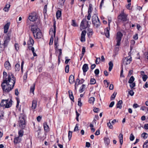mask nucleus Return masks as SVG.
I'll use <instances>...</instances> for the list:
<instances>
[{
    "label": "nucleus",
    "mask_w": 148,
    "mask_h": 148,
    "mask_svg": "<svg viewBox=\"0 0 148 148\" xmlns=\"http://www.w3.org/2000/svg\"><path fill=\"white\" fill-rule=\"evenodd\" d=\"M37 101L36 100H33L32 102V108L33 109L36 108L37 106Z\"/></svg>",
    "instance_id": "obj_23"
},
{
    "label": "nucleus",
    "mask_w": 148,
    "mask_h": 148,
    "mask_svg": "<svg viewBox=\"0 0 148 148\" xmlns=\"http://www.w3.org/2000/svg\"><path fill=\"white\" fill-rule=\"evenodd\" d=\"M92 24L97 28L99 27L100 25V23L98 16L94 14L92 17Z\"/></svg>",
    "instance_id": "obj_5"
},
{
    "label": "nucleus",
    "mask_w": 148,
    "mask_h": 148,
    "mask_svg": "<svg viewBox=\"0 0 148 148\" xmlns=\"http://www.w3.org/2000/svg\"><path fill=\"white\" fill-rule=\"evenodd\" d=\"M3 82L1 86L4 93H8L11 91L14 87L15 82V79L13 74L10 73L7 75L6 72L3 73Z\"/></svg>",
    "instance_id": "obj_1"
},
{
    "label": "nucleus",
    "mask_w": 148,
    "mask_h": 148,
    "mask_svg": "<svg viewBox=\"0 0 148 148\" xmlns=\"http://www.w3.org/2000/svg\"><path fill=\"white\" fill-rule=\"evenodd\" d=\"M4 116V112L2 111H0V120L3 119Z\"/></svg>",
    "instance_id": "obj_40"
},
{
    "label": "nucleus",
    "mask_w": 148,
    "mask_h": 148,
    "mask_svg": "<svg viewBox=\"0 0 148 148\" xmlns=\"http://www.w3.org/2000/svg\"><path fill=\"white\" fill-rule=\"evenodd\" d=\"M99 108H94V109H93L94 112H96V113L98 112L99 111Z\"/></svg>",
    "instance_id": "obj_64"
},
{
    "label": "nucleus",
    "mask_w": 148,
    "mask_h": 148,
    "mask_svg": "<svg viewBox=\"0 0 148 148\" xmlns=\"http://www.w3.org/2000/svg\"><path fill=\"white\" fill-rule=\"evenodd\" d=\"M54 45L55 48V49L58 48V47L59 46L58 45V39L57 37L55 38L54 40Z\"/></svg>",
    "instance_id": "obj_19"
},
{
    "label": "nucleus",
    "mask_w": 148,
    "mask_h": 148,
    "mask_svg": "<svg viewBox=\"0 0 148 148\" xmlns=\"http://www.w3.org/2000/svg\"><path fill=\"white\" fill-rule=\"evenodd\" d=\"M84 19L81 21L80 28L81 29H85L89 26L88 21L86 20L85 18Z\"/></svg>",
    "instance_id": "obj_7"
},
{
    "label": "nucleus",
    "mask_w": 148,
    "mask_h": 148,
    "mask_svg": "<svg viewBox=\"0 0 148 148\" xmlns=\"http://www.w3.org/2000/svg\"><path fill=\"white\" fill-rule=\"evenodd\" d=\"M10 25V23H8L4 26V33H6L8 32Z\"/></svg>",
    "instance_id": "obj_15"
},
{
    "label": "nucleus",
    "mask_w": 148,
    "mask_h": 148,
    "mask_svg": "<svg viewBox=\"0 0 148 148\" xmlns=\"http://www.w3.org/2000/svg\"><path fill=\"white\" fill-rule=\"evenodd\" d=\"M31 31L33 32L34 38H40L42 36L41 31L37 26L34 25H32Z\"/></svg>",
    "instance_id": "obj_2"
},
{
    "label": "nucleus",
    "mask_w": 148,
    "mask_h": 148,
    "mask_svg": "<svg viewBox=\"0 0 148 148\" xmlns=\"http://www.w3.org/2000/svg\"><path fill=\"white\" fill-rule=\"evenodd\" d=\"M24 63V62L23 61H22L21 63V71L22 72H23V65Z\"/></svg>",
    "instance_id": "obj_60"
},
{
    "label": "nucleus",
    "mask_w": 148,
    "mask_h": 148,
    "mask_svg": "<svg viewBox=\"0 0 148 148\" xmlns=\"http://www.w3.org/2000/svg\"><path fill=\"white\" fill-rule=\"evenodd\" d=\"M77 81H78L79 83V84H82L84 82V80L83 79H81L80 80H79V79H76Z\"/></svg>",
    "instance_id": "obj_50"
},
{
    "label": "nucleus",
    "mask_w": 148,
    "mask_h": 148,
    "mask_svg": "<svg viewBox=\"0 0 148 148\" xmlns=\"http://www.w3.org/2000/svg\"><path fill=\"white\" fill-rule=\"evenodd\" d=\"M72 131H69L68 133V138H69V140H70L72 136Z\"/></svg>",
    "instance_id": "obj_44"
},
{
    "label": "nucleus",
    "mask_w": 148,
    "mask_h": 148,
    "mask_svg": "<svg viewBox=\"0 0 148 148\" xmlns=\"http://www.w3.org/2000/svg\"><path fill=\"white\" fill-rule=\"evenodd\" d=\"M143 148H148V140H147L143 145Z\"/></svg>",
    "instance_id": "obj_41"
},
{
    "label": "nucleus",
    "mask_w": 148,
    "mask_h": 148,
    "mask_svg": "<svg viewBox=\"0 0 148 148\" xmlns=\"http://www.w3.org/2000/svg\"><path fill=\"white\" fill-rule=\"evenodd\" d=\"M69 66L67 65L66 66L65 68V71L66 73H68L69 72Z\"/></svg>",
    "instance_id": "obj_49"
},
{
    "label": "nucleus",
    "mask_w": 148,
    "mask_h": 148,
    "mask_svg": "<svg viewBox=\"0 0 148 148\" xmlns=\"http://www.w3.org/2000/svg\"><path fill=\"white\" fill-rule=\"evenodd\" d=\"M122 100L119 101L116 104V108L121 109L122 107Z\"/></svg>",
    "instance_id": "obj_26"
},
{
    "label": "nucleus",
    "mask_w": 148,
    "mask_h": 148,
    "mask_svg": "<svg viewBox=\"0 0 148 148\" xmlns=\"http://www.w3.org/2000/svg\"><path fill=\"white\" fill-rule=\"evenodd\" d=\"M85 85L84 84H83L80 88L79 89V92L80 93L83 92L84 90V89L85 88Z\"/></svg>",
    "instance_id": "obj_37"
},
{
    "label": "nucleus",
    "mask_w": 148,
    "mask_h": 148,
    "mask_svg": "<svg viewBox=\"0 0 148 148\" xmlns=\"http://www.w3.org/2000/svg\"><path fill=\"white\" fill-rule=\"evenodd\" d=\"M133 38L135 40H137L138 39V34H135L133 36Z\"/></svg>",
    "instance_id": "obj_58"
},
{
    "label": "nucleus",
    "mask_w": 148,
    "mask_h": 148,
    "mask_svg": "<svg viewBox=\"0 0 148 148\" xmlns=\"http://www.w3.org/2000/svg\"><path fill=\"white\" fill-rule=\"evenodd\" d=\"M128 15L125 13L124 10H122L118 16V19L123 21H126L128 20L127 18Z\"/></svg>",
    "instance_id": "obj_6"
},
{
    "label": "nucleus",
    "mask_w": 148,
    "mask_h": 148,
    "mask_svg": "<svg viewBox=\"0 0 148 148\" xmlns=\"http://www.w3.org/2000/svg\"><path fill=\"white\" fill-rule=\"evenodd\" d=\"M99 70L98 69H96L94 71L96 75H98L99 73Z\"/></svg>",
    "instance_id": "obj_62"
},
{
    "label": "nucleus",
    "mask_w": 148,
    "mask_h": 148,
    "mask_svg": "<svg viewBox=\"0 0 148 148\" xmlns=\"http://www.w3.org/2000/svg\"><path fill=\"white\" fill-rule=\"evenodd\" d=\"M88 30V32L87 33L89 37H91L93 34L92 30V29L89 28Z\"/></svg>",
    "instance_id": "obj_31"
},
{
    "label": "nucleus",
    "mask_w": 148,
    "mask_h": 148,
    "mask_svg": "<svg viewBox=\"0 0 148 148\" xmlns=\"http://www.w3.org/2000/svg\"><path fill=\"white\" fill-rule=\"evenodd\" d=\"M82 70L83 72L84 75H85V73L88 69V64H85L83 66Z\"/></svg>",
    "instance_id": "obj_13"
},
{
    "label": "nucleus",
    "mask_w": 148,
    "mask_h": 148,
    "mask_svg": "<svg viewBox=\"0 0 148 148\" xmlns=\"http://www.w3.org/2000/svg\"><path fill=\"white\" fill-rule=\"evenodd\" d=\"M34 43V40L31 37H29V39L27 42L28 44L29 45H33Z\"/></svg>",
    "instance_id": "obj_22"
},
{
    "label": "nucleus",
    "mask_w": 148,
    "mask_h": 148,
    "mask_svg": "<svg viewBox=\"0 0 148 148\" xmlns=\"http://www.w3.org/2000/svg\"><path fill=\"white\" fill-rule=\"evenodd\" d=\"M142 78L143 81L144 82H145L148 78V77L147 75H145L142 76Z\"/></svg>",
    "instance_id": "obj_48"
},
{
    "label": "nucleus",
    "mask_w": 148,
    "mask_h": 148,
    "mask_svg": "<svg viewBox=\"0 0 148 148\" xmlns=\"http://www.w3.org/2000/svg\"><path fill=\"white\" fill-rule=\"evenodd\" d=\"M15 69L16 71H18L20 69V64H17L15 66Z\"/></svg>",
    "instance_id": "obj_34"
},
{
    "label": "nucleus",
    "mask_w": 148,
    "mask_h": 148,
    "mask_svg": "<svg viewBox=\"0 0 148 148\" xmlns=\"http://www.w3.org/2000/svg\"><path fill=\"white\" fill-rule=\"evenodd\" d=\"M96 83V80L94 78H92L90 79V84H94Z\"/></svg>",
    "instance_id": "obj_45"
},
{
    "label": "nucleus",
    "mask_w": 148,
    "mask_h": 148,
    "mask_svg": "<svg viewBox=\"0 0 148 148\" xmlns=\"http://www.w3.org/2000/svg\"><path fill=\"white\" fill-rule=\"evenodd\" d=\"M25 116L23 114H21L19 116V119L18 121V126L23 129L25 128Z\"/></svg>",
    "instance_id": "obj_3"
},
{
    "label": "nucleus",
    "mask_w": 148,
    "mask_h": 148,
    "mask_svg": "<svg viewBox=\"0 0 148 148\" xmlns=\"http://www.w3.org/2000/svg\"><path fill=\"white\" fill-rule=\"evenodd\" d=\"M141 136L144 138L146 139L148 135L146 133H143L142 134Z\"/></svg>",
    "instance_id": "obj_42"
},
{
    "label": "nucleus",
    "mask_w": 148,
    "mask_h": 148,
    "mask_svg": "<svg viewBox=\"0 0 148 148\" xmlns=\"http://www.w3.org/2000/svg\"><path fill=\"white\" fill-rule=\"evenodd\" d=\"M108 64L109 65L108 70L109 71H110L113 68V64L112 62L110 61L109 62Z\"/></svg>",
    "instance_id": "obj_30"
},
{
    "label": "nucleus",
    "mask_w": 148,
    "mask_h": 148,
    "mask_svg": "<svg viewBox=\"0 0 148 148\" xmlns=\"http://www.w3.org/2000/svg\"><path fill=\"white\" fill-rule=\"evenodd\" d=\"M56 49V52L58 53L59 52V55L58 56H60L62 54V50L61 49Z\"/></svg>",
    "instance_id": "obj_46"
},
{
    "label": "nucleus",
    "mask_w": 148,
    "mask_h": 148,
    "mask_svg": "<svg viewBox=\"0 0 148 148\" xmlns=\"http://www.w3.org/2000/svg\"><path fill=\"white\" fill-rule=\"evenodd\" d=\"M110 27L106 28L105 29V34L107 38H108L109 37V30L110 29Z\"/></svg>",
    "instance_id": "obj_17"
},
{
    "label": "nucleus",
    "mask_w": 148,
    "mask_h": 148,
    "mask_svg": "<svg viewBox=\"0 0 148 148\" xmlns=\"http://www.w3.org/2000/svg\"><path fill=\"white\" fill-rule=\"evenodd\" d=\"M119 139L120 143L121 145L123 144V135L122 134H120L119 136Z\"/></svg>",
    "instance_id": "obj_25"
},
{
    "label": "nucleus",
    "mask_w": 148,
    "mask_h": 148,
    "mask_svg": "<svg viewBox=\"0 0 148 148\" xmlns=\"http://www.w3.org/2000/svg\"><path fill=\"white\" fill-rule=\"evenodd\" d=\"M130 87L132 89L135 86V83L134 82H133L131 83H130Z\"/></svg>",
    "instance_id": "obj_51"
},
{
    "label": "nucleus",
    "mask_w": 148,
    "mask_h": 148,
    "mask_svg": "<svg viewBox=\"0 0 148 148\" xmlns=\"http://www.w3.org/2000/svg\"><path fill=\"white\" fill-rule=\"evenodd\" d=\"M104 83L105 86L106 87H108V86L109 83L106 80H104Z\"/></svg>",
    "instance_id": "obj_57"
},
{
    "label": "nucleus",
    "mask_w": 148,
    "mask_h": 148,
    "mask_svg": "<svg viewBox=\"0 0 148 148\" xmlns=\"http://www.w3.org/2000/svg\"><path fill=\"white\" fill-rule=\"evenodd\" d=\"M107 125L109 128L111 129L112 128L113 126L110 122V121L109 122L107 123Z\"/></svg>",
    "instance_id": "obj_55"
},
{
    "label": "nucleus",
    "mask_w": 148,
    "mask_h": 148,
    "mask_svg": "<svg viewBox=\"0 0 148 148\" xmlns=\"http://www.w3.org/2000/svg\"><path fill=\"white\" fill-rule=\"evenodd\" d=\"M134 78L133 76H132L130 78L129 81L128 83H131L133 82L134 80Z\"/></svg>",
    "instance_id": "obj_39"
},
{
    "label": "nucleus",
    "mask_w": 148,
    "mask_h": 148,
    "mask_svg": "<svg viewBox=\"0 0 148 148\" xmlns=\"http://www.w3.org/2000/svg\"><path fill=\"white\" fill-rule=\"evenodd\" d=\"M108 26L109 27H110V23L111 22L112 19L110 17H108Z\"/></svg>",
    "instance_id": "obj_59"
},
{
    "label": "nucleus",
    "mask_w": 148,
    "mask_h": 148,
    "mask_svg": "<svg viewBox=\"0 0 148 148\" xmlns=\"http://www.w3.org/2000/svg\"><path fill=\"white\" fill-rule=\"evenodd\" d=\"M129 94L131 96H132L134 94V92L132 90H130L129 92Z\"/></svg>",
    "instance_id": "obj_63"
},
{
    "label": "nucleus",
    "mask_w": 148,
    "mask_h": 148,
    "mask_svg": "<svg viewBox=\"0 0 148 148\" xmlns=\"http://www.w3.org/2000/svg\"><path fill=\"white\" fill-rule=\"evenodd\" d=\"M56 31V27L55 24L53 25V28H51L49 31V34L51 35L49 44L50 45H52L53 41V37H55Z\"/></svg>",
    "instance_id": "obj_4"
},
{
    "label": "nucleus",
    "mask_w": 148,
    "mask_h": 148,
    "mask_svg": "<svg viewBox=\"0 0 148 148\" xmlns=\"http://www.w3.org/2000/svg\"><path fill=\"white\" fill-rule=\"evenodd\" d=\"M71 25L74 27H76L77 26V25L75 22V21L74 20H72Z\"/></svg>",
    "instance_id": "obj_43"
},
{
    "label": "nucleus",
    "mask_w": 148,
    "mask_h": 148,
    "mask_svg": "<svg viewBox=\"0 0 148 148\" xmlns=\"http://www.w3.org/2000/svg\"><path fill=\"white\" fill-rule=\"evenodd\" d=\"M28 18L31 21H34L37 19V17L35 15L32 13L29 16Z\"/></svg>",
    "instance_id": "obj_12"
},
{
    "label": "nucleus",
    "mask_w": 148,
    "mask_h": 148,
    "mask_svg": "<svg viewBox=\"0 0 148 148\" xmlns=\"http://www.w3.org/2000/svg\"><path fill=\"white\" fill-rule=\"evenodd\" d=\"M132 61V57L130 56L125 58L123 59V64L126 65L129 64L131 63Z\"/></svg>",
    "instance_id": "obj_9"
},
{
    "label": "nucleus",
    "mask_w": 148,
    "mask_h": 148,
    "mask_svg": "<svg viewBox=\"0 0 148 148\" xmlns=\"http://www.w3.org/2000/svg\"><path fill=\"white\" fill-rule=\"evenodd\" d=\"M123 36V34L120 32H118L116 34V46H119L120 45V42L121 40V38Z\"/></svg>",
    "instance_id": "obj_8"
},
{
    "label": "nucleus",
    "mask_w": 148,
    "mask_h": 148,
    "mask_svg": "<svg viewBox=\"0 0 148 148\" xmlns=\"http://www.w3.org/2000/svg\"><path fill=\"white\" fill-rule=\"evenodd\" d=\"M104 142L106 145H108L110 143V140L108 137H105L104 139Z\"/></svg>",
    "instance_id": "obj_24"
},
{
    "label": "nucleus",
    "mask_w": 148,
    "mask_h": 148,
    "mask_svg": "<svg viewBox=\"0 0 148 148\" xmlns=\"http://www.w3.org/2000/svg\"><path fill=\"white\" fill-rule=\"evenodd\" d=\"M69 93L70 99L72 100H73L74 99V97L72 92L71 91L69 90Z\"/></svg>",
    "instance_id": "obj_36"
},
{
    "label": "nucleus",
    "mask_w": 148,
    "mask_h": 148,
    "mask_svg": "<svg viewBox=\"0 0 148 148\" xmlns=\"http://www.w3.org/2000/svg\"><path fill=\"white\" fill-rule=\"evenodd\" d=\"M43 125L45 130L46 132H48L49 130V127L47 123L46 122L44 123Z\"/></svg>",
    "instance_id": "obj_21"
},
{
    "label": "nucleus",
    "mask_w": 148,
    "mask_h": 148,
    "mask_svg": "<svg viewBox=\"0 0 148 148\" xmlns=\"http://www.w3.org/2000/svg\"><path fill=\"white\" fill-rule=\"evenodd\" d=\"M7 103L6 104V106H5V108H8L10 107L12 104V101L11 99L9 100L8 99H7Z\"/></svg>",
    "instance_id": "obj_16"
},
{
    "label": "nucleus",
    "mask_w": 148,
    "mask_h": 148,
    "mask_svg": "<svg viewBox=\"0 0 148 148\" xmlns=\"http://www.w3.org/2000/svg\"><path fill=\"white\" fill-rule=\"evenodd\" d=\"M116 92L115 93V92H114L113 93V94L111 95V97L110 99L111 100H112L115 98L116 95Z\"/></svg>",
    "instance_id": "obj_47"
},
{
    "label": "nucleus",
    "mask_w": 148,
    "mask_h": 148,
    "mask_svg": "<svg viewBox=\"0 0 148 148\" xmlns=\"http://www.w3.org/2000/svg\"><path fill=\"white\" fill-rule=\"evenodd\" d=\"M130 140L133 141L134 139V137L133 135L132 134H130Z\"/></svg>",
    "instance_id": "obj_54"
},
{
    "label": "nucleus",
    "mask_w": 148,
    "mask_h": 148,
    "mask_svg": "<svg viewBox=\"0 0 148 148\" xmlns=\"http://www.w3.org/2000/svg\"><path fill=\"white\" fill-rule=\"evenodd\" d=\"M61 11L60 10H58L56 14V16L57 19H58L60 18L61 16Z\"/></svg>",
    "instance_id": "obj_28"
},
{
    "label": "nucleus",
    "mask_w": 148,
    "mask_h": 148,
    "mask_svg": "<svg viewBox=\"0 0 148 148\" xmlns=\"http://www.w3.org/2000/svg\"><path fill=\"white\" fill-rule=\"evenodd\" d=\"M35 86V84L34 83L31 86L30 89V93H32L33 94H34Z\"/></svg>",
    "instance_id": "obj_27"
},
{
    "label": "nucleus",
    "mask_w": 148,
    "mask_h": 148,
    "mask_svg": "<svg viewBox=\"0 0 148 148\" xmlns=\"http://www.w3.org/2000/svg\"><path fill=\"white\" fill-rule=\"evenodd\" d=\"M27 71L26 73H25L24 74V75L23 76V79L24 80H26L27 78Z\"/></svg>",
    "instance_id": "obj_56"
},
{
    "label": "nucleus",
    "mask_w": 148,
    "mask_h": 148,
    "mask_svg": "<svg viewBox=\"0 0 148 148\" xmlns=\"http://www.w3.org/2000/svg\"><path fill=\"white\" fill-rule=\"evenodd\" d=\"M74 81V77L73 75H71L69 78V82L70 84H73Z\"/></svg>",
    "instance_id": "obj_20"
},
{
    "label": "nucleus",
    "mask_w": 148,
    "mask_h": 148,
    "mask_svg": "<svg viewBox=\"0 0 148 148\" xmlns=\"http://www.w3.org/2000/svg\"><path fill=\"white\" fill-rule=\"evenodd\" d=\"M10 40V37L9 34L6 35L4 38V43L3 45L5 47H6L8 45V42Z\"/></svg>",
    "instance_id": "obj_10"
},
{
    "label": "nucleus",
    "mask_w": 148,
    "mask_h": 148,
    "mask_svg": "<svg viewBox=\"0 0 148 148\" xmlns=\"http://www.w3.org/2000/svg\"><path fill=\"white\" fill-rule=\"evenodd\" d=\"M6 102H7L6 100H2L0 103L1 106L5 107V106L7 103Z\"/></svg>",
    "instance_id": "obj_29"
},
{
    "label": "nucleus",
    "mask_w": 148,
    "mask_h": 148,
    "mask_svg": "<svg viewBox=\"0 0 148 148\" xmlns=\"http://www.w3.org/2000/svg\"><path fill=\"white\" fill-rule=\"evenodd\" d=\"M101 60V59L100 58H97L96 59L95 61V63L97 64H99V62Z\"/></svg>",
    "instance_id": "obj_52"
},
{
    "label": "nucleus",
    "mask_w": 148,
    "mask_h": 148,
    "mask_svg": "<svg viewBox=\"0 0 148 148\" xmlns=\"http://www.w3.org/2000/svg\"><path fill=\"white\" fill-rule=\"evenodd\" d=\"M92 5L90 4L89 5V8L88 11V14H91L92 12Z\"/></svg>",
    "instance_id": "obj_38"
},
{
    "label": "nucleus",
    "mask_w": 148,
    "mask_h": 148,
    "mask_svg": "<svg viewBox=\"0 0 148 148\" xmlns=\"http://www.w3.org/2000/svg\"><path fill=\"white\" fill-rule=\"evenodd\" d=\"M21 141V138H20V137H16L14 138V143L15 144H16L20 142Z\"/></svg>",
    "instance_id": "obj_18"
},
{
    "label": "nucleus",
    "mask_w": 148,
    "mask_h": 148,
    "mask_svg": "<svg viewBox=\"0 0 148 148\" xmlns=\"http://www.w3.org/2000/svg\"><path fill=\"white\" fill-rule=\"evenodd\" d=\"M10 7V5L9 4H7L3 8V10L5 12H8Z\"/></svg>",
    "instance_id": "obj_33"
},
{
    "label": "nucleus",
    "mask_w": 148,
    "mask_h": 148,
    "mask_svg": "<svg viewBox=\"0 0 148 148\" xmlns=\"http://www.w3.org/2000/svg\"><path fill=\"white\" fill-rule=\"evenodd\" d=\"M95 100V98L91 97L89 99L88 101L89 103L92 104H93Z\"/></svg>",
    "instance_id": "obj_32"
},
{
    "label": "nucleus",
    "mask_w": 148,
    "mask_h": 148,
    "mask_svg": "<svg viewBox=\"0 0 148 148\" xmlns=\"http://www.w3.org/2000/svg\"><path fill=\"white\" fill-rule=\"evenodd\" d=\"M4 66L5 69L8 70H10L11 69L10 64L8 61H6L4 64Z\"/></svg>",
    "instance_id": "obj_14"
},
{
    "label": "nucleus",
    "mask_w": 148,
    "mask_h": 148,
    "mask_svg": "<svg viewBox=\"0 0 148 148\" xmlns=\"http://www.w3.org/2000/svg\"><path fill=\"white\" fill-rule=\"evenodd\" d=\"M82 103L81 102V99L79 98L78 99V105L81 107L82 106Z\"/></svg>",
    "instance_id": "obj_53"
},
{
    "label": "nucleus",
    "mask_w": 148,
    "mask_h": 148,
    "mask_svg": "<svg viewBox=\"0 0 148 148\" xmlns=\"http://www.w3.org/2000/svg\"><path fill=\"white\" fill-rule=\"evenodd\" d=\"M86 32L85 30H84L82 32L80 41L82 42H84L85 41V36Z\"/></svg>",
    "instance_id": "obj_11"
},
{
    "label": "nucleus",
    "mask_w": 148,
    "mask_h": 148,
    "mask_svg": "<svg viewBox=\"0 0 148 148\" xmlns=\"http://www.w3.org/2000/svg\"><path fill=\"white\" fill-rule=\"evenodd\" d=\"M24 132L22 130H21L18 131V136L22 137L23 135Z\"/></svg>",
    "instance_id": "obj_35"
},
{
    "label": "nucleus",
    "mask_w": 148,
    "mask_h": 148,
    "mask_svg": "<svg viewBox=\"0 0 148 148\" xmlns=\"http://www.w3.org/2000/svg\"><path fill=\"white\" fill-rule=\"evenodd\" d=\"M18 45L17 43H15L14 45L16 51H18L19 49Z\"/></svg>",
    "instance_id": "obj_61"
}]
</instances>
